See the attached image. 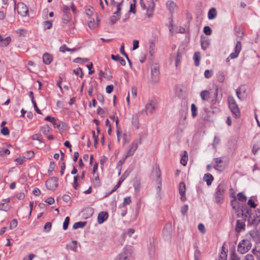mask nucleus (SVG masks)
<instances>
[{"label": "nucleus", "mask_w": 260, "mask_h": 260, "mask_svg": "<svg viewBox=\"0 0 260 260\" xmlns=\"http://www.w3.org/2000/svg\"><path fill=\"white\" fill-rule=\"evenodd\" d=\"M74 73L77 76H79L80 77L82 78L83 76V73L80 68H78L74 69L73 71Z\"/></svg>", "instance_id": "nucleus-46"}, {"label": "nucleus", "mask_w": 260, "mask_h": 260, "mask_svg": "<svg viewBox=\"0 0 260 260\" xmlns=\"http://www.w3.org/2000/svg\"><path fill=\"white\" fill-rule=\"evenodd\" d=\"M166 6L170 13H174L177 9V5L172 1H168L166 3Z\"/></svg>", "instance_id": "nucleus-15"}, {"label": "nucleus", "mask_w": 260, "mask_h": 260, "mask_svg": "<svg viewBox=\"0 0 260 260\" xmlns=\"http://www.w3.org/2000/svg\"><path fill=\"white\" fill-rule=\"evenodd\" d=\"M204 32L207 35H210L212 33L211 28L208 26H206L204 27Z\"/></svg>", "instance_id": "nucleus-50"}, {"label": "nucleus", "mask_w": 260, "mask_h": 260, "mask_svg": "<svg viewBox=\"0 0 260 260\" xmlns=\"http://www.w3.org/2000/svg\"><path fill=\"white\" fill-rule=\"evenodd\" d=\"M148 1L147 2L146 4H145V2L143 0H140V5L141 6V7L144 10H147L148 7Z\"/></svg>", "instance_id": "nucleus-56"}, {"label": "nucleus", "mask_w": 260, "mask_h": 260, "mask_svg": "<svg viewBox=\"0 0 260 260\" xmlns=\"http://www.w3.org/2000/svg\"><path fill=\"white\" fill-rule=\"evenodd\" d=\"M50 127L48 125H44L41 127V131L44 135H48L50 132Z\"/></svg>", "instance_id": "nucleus-41"}, {"label": "nucleus", "mask_w": 260, "mask_h": 260, "mask_svg": "<svg viewBox=\"0 0 260 260\" xmlns=\"http://www.w3.org/2000/svg\"><path fill=\"white\" fill-rule=\"evenodd\" d=\"M17 225V221L16 219H13L10 224V229L12 230Z\"/></svg>", "instance_id": "nucleus-55"}, {"label": "nucleus", "mask_w": 260, "mask_h": 260, "mask_svg": "<svg viewBox=\"0 0 260 260\" xmlns=\"http://www.w3.org/2000/svg\"><path fill=\"white\" fill-rule=\"evenodd\" d=\"M52 60L51 55L47 53L44 54L43 56V61L46 64H50Z\"/></svg>", "instance_id": "nucleus-20"}, {"label": "nucleus", "mask_w": 260, "mask_h": 260, "mask_svg": "<svg viewBox=\"0 0 260 260\" xmlns=\"http://www.w3.org/2000/svg\"><path fill=\"white\" fill-rule=\"evenodd\" d=\"M70 222V218L66 217L63 223V229L66 230L68 229Z\"/></svg>", "instance_id": "nucleus-44"}, {"label": "nucleus", "mask_w": 260, "mask_h": 260, "mask_svg": "<svg viewBox=\"0 0 260 260\" xmlns=\"http://www.w3.org/2000/svg\"><path fill=\"white\" fill-rule=\"evenodd\" d=\"M251 247L250 241L247 239H243L238 245V251L241 254H244L249 250Z\"/></svg>", "instance_id": "nucleus-4"}, {"label": "nucleus", "mask_w": 260, "mask_h": 260, "mask_svg": "<svg viewBox=\"0 0 260 260\" xmlns=\"http://www.w3.org/2000/svg\"><path fill=\"white\" fill-rule=\"evenodd\" d=\"M124 179L125 178H123V175H122L119 179L117 184L114 187L113 189L111 190L110 193H111L112 192L115 191L120 186L121 183L124 180Z\"/></svg>", "instance_id": "nucleus-36"}, {"label": "nucleus", "mask_w": 260, "mask_h": 260, "mask_svg": "<svg viewBox=\"0 0 260 260\" xmlns=\"http://www.w3.org/2000/svg\"><path fill=\"white\" fill-rule=\"evenodd\" d=\"M151 80L154 83H156L158 81V76L159 74V66L157 64H153L151 68Z\"/></svg>", "instance_id": "nucleus-9"}, {"label": "nucleus", "mask_w": 260, "mask_h": 260, "mask_svg": "<svg viewBox=\"0 0 260 260\" xmlns=\"http://www.w3.org/2000/svg\"><path fill=\"white\" fill-rule=\"evenodd\" d=\"M252 251L254 254L257 257L258 259L260 260V242Z\"/></svg>", "instance_id": "nucleus-30"}, {"label": "nucleus", "mask_w": 260, "mask_h": 260, "mask_svg": "<svg viewBox=\"0 0 260 260\" xmlns=\"http://www.w3.org/2000/svg\"><path fill=\"white\" fill-rule=\"evenodd\" d=\"M185 154L183 155L181 158L180 162L183 166H185L187 164L188 160V156L186 154V152H184Z\"/></svg>", "instance_id": "nucleus-38"}, {"label": "nucleus", "mask_w": 260, "mask_h": 260, "mask_svg": "<svg viewBox=\"0 0 260 260\" xmlns=\"http://www.w3.org/2000/svg\"><path fill=\"white\" fill-rule=\"evenodd\" d=\"M220 142V138L217 136H215L213 140V147L215 149L216 145H218Z\"/></svg>", "instance_id": "nucleus-43"}, {"label": "nucleus", "mask_w": 260, "mask_h": 260, "mask_svg": "<svg viewBox=\"0 0 260 260\" xmlns=\"http://www.w3.org/2000/svg\"><path fill=\"white\" fill-rule=\"evenodd\" d=\"M88 61V59L87 58H81V57H77L74 59L73 61L74 62L76 63H79V62H87Z\"/></svg>", "instance_id": "nucleus-45"}, {"label": "nucleus", "mask_w": 260, "mask_h": 260, "mask_svg": "<svg viewBox=\"0 0 260 260\" xmlns=\"http://www.w3.org/2000/svg\"><path fill=\"white\" fill-rule=\"evenodd\" d=\"M93 12V8L91 7H88L85 9V13L87 16H91L92 15Z\"/></svg>", "instance_id": "nucleus-47"}, {"label": "nucleus", "mask_w": 260, "mask_h": 260, "mask_svg": "<svg viewBox=\"0 0 260 260\" xmlns=\"http://www.w3.org/2000/svg\"><path fill=\"white\" fill-rule=\"evenodd\" d=\"M71 19V16L68 13H64L62 17V21L64 24H68Z\"/></svg>", "instance_id": "nucleus-24"}, {"label": "nucleus", "mask_w": 260, "mask_h": 260, "mask_svg": "<svg viewBox=\"0 0 260 260\" xmlns=\"http://www.w3.org/2000/svg\"><path fill=\"white\" fill-rule=\"evenodd\" d=\"M91 181L95 187H99L101 185V181L98 174H93Z\"/></svg>", "instance_id": "nucleus-19"}, {"label": "nucleus", "mask_w": 260, "mask_h": 260, "mask_svg": "<svg viewBox=\"0 0 260 260\" xmlns=\"http://www.w3.org/2000/svg\"><path fill=\"white\" fill-rule=\"evenodd\" d=\"M26 159V157L24 156L23 157L17 158L15 159V160L18 164H19V165H21L24 163Z\"/></svg>", "instance_id": "nucleus-62"}, {"label": "nucleus", "mask_w": 260, "mask_h": 260, "mask_svg": "<svg viewBox=\"0 0 260 260\" xmlns=\"http://www.w3.org/2000/svg\"><path fill=\"white\" fill-rule=\"evenodd\" d=\"M242 217L244 221L247 218L248 225L256 226L260 222V210L257 209L254 213H251L250 209H247L242 211Z\"/></svg>", "instance_id": "nucleus-1"}, {"label": "nucleus", "mask_w": 260, "mask_h": 260, "mask_svg": "<svg viewBox=\"0 0 260 260\" xmlns=\"http://www.w3.org/2000/svg\"><path fill=\"white\" fill-rule=\"evenodd\" d=\"M9 209V206L8 204L5 203H0V210L7 211Z\"/></svg>", "instance_id": "nucleus-39"}, {"label": "nucleus", "mask_w": 260, "mask_h": 260, "mask_svg": "<svg viewBox=\"0 0 260 260\" xmlns=\"http://www.w3.org/2000/svg\"><path fill=\"white\" fill-rule=\"evenodd\" d=\"M120 52L121 53V54L122 55H123L124 56H125L126 57V58L127 59V60L129 62V63L131 64V61H130V60H129L127 55L124 52V43H122L121 44V47L120 48Z\"/></svg>", "instance_id": "nucleus-32"}, {"label": "nucleus", "mask_w": 260, "mask_h": 260, "mask_svg": "<svg viewBox=\"0 0 260 260\" xmlns=\"http://www.w3.org/2000/svg\"><path fill=\"white\" fill-rule=\"evenodd\" d=\"M213 74V72L212 71H210L209 70H206L204 72V76L206 78H210Z\"/></svg>", "instance_id": "nucleus-57"}, {"label": "nucleus", "mask_w": 260, "mask_h": 260, "mask_svg": "<svg viewBox=\"0 0 260 260\" xmlns=\"http://www.w3.org/2000/svg\"><path fill=\"white\" fill-rule=\"evenodd\" d=\"M224 190V185L222 184H219L217 187V190L214 195L215 202L216 203H219L223 200Z\"/></svg>", "instance_id": "nucleus-6"}, {"label": "nucleus", "mask_w": 260, "mask_h": 260, "mask_svg": "<svg viewBox=\"0 0 260 260\" xmlns=\"http://www.w3.org/2000/svg\"><path fill=\"white\" fill-rule=\"evenodd\" d=\"M197 108L195 104H192L191 105V115L193 117H195L197 116Z\"/></svg>", "instance_id": "nucleus-40"}, {"label": "nucleus", "mask_w": 260, "mask_h": 260, "mask_svg": "<svg viewBox=\"0 0 260 260\" xmlns=\"http://www.w3.org/2000/svg\"><path fill=\"white\" fill-rule=\"evenodd\" d=\"M188 206L187 205H183L181 208V212L183 215H185L186 214L188 211Z\"/></svg>", "instance_id": "nucleus-54"}, {"label": "nucleus", "mask_w": 260, "mask_h": 260, "mask_svg": "<svg viewBox=\"0 0 260 260\" xmlns=\"http://www.w3.org/2000/svg\"><path fill=\"white\" fill-rule=\"evenodd\" d=\"M54 127L55 128H57L58 129L60 128V125L61 124H62L61 122L59 121H57L56 119H55L54 121L52 123Z\"/></svg>", "instance_id": "nucleus-59"}, {"label": "nucleus", "mask_w": 260, "mask_h": 260, "mask_svg": "<svg viewBox=\"0 0 260 260\" xmlns=\"http://www.w3.org/2000/svg\"><path fill=\"white\" fill-rule=\"evenodd\" d=\"M243 220H244V219L237 220L235 227V231L237 233H240L245 230V224Z\"/></svg>", "instance_id": "nucleus-14"}, {"label": "nucleus", "mask_w": 260, "mask_h": 260, "mask_svg": "<svg viewBox=\"0 0 260 260\" xmlns=\"http://www.w3.org/2000/svg\"><path fill=\"white\" fill-rule=\"evenodd\" d=\"M69 50H70V48H68L65 44L62 45L59 48V51L62 53L66 52V51H69Z\"/></svg>", "instance_id": "nucleus-58"}, {"label": "nucleus", "mask_w": 260, "mask_h": 260, "mask_svg": "<svg viewBox=\"0 0 260 260\" xmlns=\"http://www.w3.org/2000/svg\"><path fill=\"white\" fill-rule=\"evenodd\" d=\"M11 41V39L10 37H7L5 39H3V41L1 42V46L6 47L7 46Z\"/></svg>", "instance_id": "nucleus-34"}, {"label": "nucleus", "mask_w": 260, "mask_h": 260, "mask_svg": "<svg viewBox=\"0 0 260 260\" xmlns=\"http://www.w3.org/2000/svg\"><path fill=\"white\" fill-rule=\"evenodd\" d=\"M193 59L194 61L195 66L197 67L199 66L201 59L200 53L199 52H196L194 53Z\"/></svg>", "instance_id": "nucleus-23"}, {"label": "nucleus", "mask_w": 260, "mask_h": 260, "mask_svg": "<svg viewBox=\"0 0 260 260\" xmlns=\"http://www.w3.org/2000/svg\"><path fill=\"white\" fill-rule=\"evenodd\" d=\"M151 176L157 185V191L159 192L161 186V172L158 165H155L153 167Z\"/></svg>", "instance_id": "nucleus-2"}, {"label": "nucleus", "mask_w": 260, "mask_h": 260, "mask_svg": "<svg viewBox=\"0 0 260 260\" xmlns=\"http://www.w3.org/2000/svg\"><path fill=\"white\" fill-rule=\"evenodd\" d=\"M200 96L203 101H207L210 98V92L208 90H203L200 93Z\"/></svg>", "instance_id": "nucleus-22"}, {"label": "nucleus", "mask_w": 260, "mask_h": 260, "mask_svg": "<svg viewBox=\"0 0 260 260\" xmlns=\"http://www.w3.org/2000/svg\"><path fill=\"white\" fill-rule=\"evenodd\" d=\"M186 186L183 182H181L179 184V192L180 195V200L182 202H184L186 198L185 196Z\"/></svg>", "instance_id": "nucleus-13"}, {"label": "nucleus", "mask_w": 260, "mask_h": 260, "mask_svg": "<svg viewBox=\"0 0 260 260\" xmlns=\"http://www.w3.org/2000/svg\"><path fill=\"white\" fill-rule=\"evenodd\" d=\"M241 50V43L240 41H238L235 47V52L231 53L229 55V57H230L231 59L237 58Z\"/></svg>", "instance_id": "nucleus-12"}, {"label": "nucleus", "mask_w": 260, "mask_h": 260, "mask_svg": "<svg viewBox=\"0 0 260 260\" xmlns=\"http://www.w3.org/2000/svg\"><path fill=\"white\" fill-rule=\"evenodd\" d=\"M77 241L76 240H73L71 243L67 244L66 248L69 249H71L74 252H76L77 251Z\"/></svg>", "instance_id": "nucleus-18"}, {"label": "nucleus", "mask_w": 260, "mask_h": 260, "mask_svg": "<svg viewBox=\"0 0 260 260\" xmlns=\"http://www.w3.org/2000/svg\"><path fill=\"white\" fill-rule=\"evenodd\" d=\"M114 86L113 85H108L106 88V91L108 93H111L113 90Z\"/></svg>", "instance_id": "nucleus-64"}, {"label": "nucleus", "mask_w": 260, "mask_h": 260, "mask_svg": "<svg viewBox=\"0 0 260 260\" xmlns=\"http://www.w3.org/2000/svg\"><path fill=\"white\" fill-rule=\"evenodd\" d=\"M260 149V143L255 144L253 146L252 152L253 154H255L257 151Z\"/></svg>", "instance_id": "nucleus-61"}, {"label": "nucleus", "mask_w": 260, "mask_h": 260, "mask_svg": "<svg viewBox=\"0 0 260 260\" xmlns=\"http://www.w3.org/2000/svg\"><path fill=\"white\" fill-rule=\"evenodd\" d=\"M198 230L203 234H205L206 232L204 225L202 223L199 224Z\"/></svg>", "instance_id": "nucleus-51"}, {"label": "nucleus", "mask_w": 260, "mask_h": 260, "mask_svg": "<svg viewBox=\"0 0 260 260\" xmlns=\"http://www.w3.org/2000/svg\"><path fill=\"white\" fill-rule=\"evenodd\" d=\"M123 3V1H122L120 3H117L116 5L117 10L115 12H114V14H120V11H121V6Z\"/></svg>", "instance_id": "nucleus-52"}, {"label": "nucleus", "mask_w": 260, "mask_h": 260, "mask_svg": "<svg viewBox=\"0 0 260 260\" xmlns=\"http://www.w3.org/2000/svg\"><path fill=\"white\" fill-rule=\"evenodd\" d=\"M228 102L229 108L230 109L233 115L235 117V118H239L241 115L240 111L234 97L232 96H229L228 98Z\"/></svg>", "instance_id": "nucleus-3"}, {"label": "nucleus", "mask_w": 260, "mask_h": 260, "mask_svg": "<svg viewBox=\"0 0 260 260\" xmlns=\"http://www.w3.org/2000/svg\"><path fill=\"white\" fill-rule=\"evenodd\" d=\"M236 93L237 98L241 101L244 100L247 96L246 89L244 86L238 88Z\"/></svg>", "instance_id": "nucleus-11"}, {"label": "nucleus", "mask_w": 260, "mask_h": 260, "mask_svg": "<svg viewBox=\"0 0 260 260\" xmlns=\"http://www.w3.org/2000/svg\"><path fill=\"white\" fill-rule=\"evenodd\" d=\"M116 260H130V258L127 253L123 252L119 254L117 256Z\"/></svg>", "instance_id": "nucleus-29"}, {"label": "nucleus", "mask_w": 260, "mask_h": 260, "mask_svg": "<svg viewBox=\"0 0 260 260\" xmlns=\"http://www.w3.org/2000/svg\"><path fill=\"white\" fill-rule=\"evenodd\" d=\"M46 186L48 189L55 190L58 187V178L56 177H52L46 182Z\"/></svg>", "instance_id": "nucleus-7"}, {"label": "nucleus", "mask_w": 260, "mask_h": 260, "mask_svg": "<svg viewBox=\"0 0 260 260\" xmlns=\"http://www.w3.org/2000/svg\"><path fill=\"white\" fill-rule=\"evenodd\" d=\"M31 139L33 140H37L40 142H43V138L42 136L40 134H36L31 136Z\"/></svg>", "instance_id": "nucleus-37"}, {"label": "nucleus", "mask_w": 260, "mask_h": 260, "mask_svg": "<svg viewBox=\"0 0 260 260\" xmlns=\"http://www.w3.org/2000/svg\"><path fill=\"white\" fill-rule=\"evenodd\" d=\"M250 235L253 238H256L258 237V233L256 230H254L250 232Z\"/></svg>", "instance_id": "nucleus-53"}, {"label": "nucleus", "mask_w": 260, "mask_h": 260, "mask_svg": "<svg viewBox=\"0 0 260 260\" xmlns=\"http://www.w3.org/2000/svg\"><path fill=\"white\" fill-rule=\"evenodd\" d=\"M55 164L53 161H51L49 165V169H48V172L49 173H52L55 168Z\"/></svg>", "instance_id": "nucleus-63"}, {"label": "nucleus", "mask_w": 260, "mask_h": 260, "mask_svg": "<svg viewBox=\"0 0 260 260\" xmlns=\"http://www.w3.org/2000/svg\"><path fill=\"white\" fill-rule=\"evenodd\" d=\"M156 108V104L154 102H150L147 103L145 106V109L144 112L147 114V112H149L150 114H152Z\"/></svg>", "instance_id": "nucleus-16"}, {"label": "nucleus", "mask_w": 260, "mask_h": 260, "mask_svg": "<svg viewBox=\"0 0 260 260\" xmlns=\"http://www.w3.org/2000/svg\"><path fill=\"white\" fill-rule=\"evenodd\" d=\"M214 165L213 167L214 168L219 171L221 172L223 171L224 168H225V164L223 162L222 158V157H216L214 158Z\"/></svg>", "instance_id": "nucleus-10"}, {"label": "nucleus", "mask_w": 260, "mask_h": 260, "mask_svg": "<svg viewBox=\"0 0 260 260\" xmlns=\"http://www.w3.org/2000/svg\"><path fill=\"white\" fill-rule=\"evenodd\" d=\"M204 180L206 181L207 185H210L213 180V177L210 174H206L204 175Z\"/></svg>", "instance_id": "nucleus-25"}, {"label": "nucleus", "mask_w": 260, "mask_h": 260, "mask_svg": "<svg viewBox=\"0 0 260 260\" xmlns=\"http://www.w3.org/2000/svg\"><path fill=\"white\" fill-rule=\"evenodd\" d=\"M86 224V221H79L75 223L73 226L74 229H78L79 228H83Z\"/></svg>", "instance_id": "nucleus-28"}, {"label": "nucleus", "mask_w": 260, "mask_h": 260, "mask_svg": "<svg viewBox=\"0 0 260 260\" xmlns=\"http://www.w3.org/2000/svg\"><path fill=\"white\" fill-rule=\"evenodd\" d=\"M217 16V11L215 8H211L208 13V18L210 20L214 19Z\"/></svg>", "instance_id": "nucleus-21"}, {"label": "nucleus", "mask_w": 260, "mask_h": 260, "mask_svg": "<svg viewBox=\"0 0 260 260\" xmlns=\"http://www.w3.org/2000/svg\"><path fill=\"white\" fill-rule=\"evenodd\" d=\"M120 14H114V15L112 16L110 18V22L112 24H114L116 22H117L120 19Z\"/></svg>", "instance_id": "nucleus-35"}, {"label": "nucleus", "mask_w": 260, "mask_h": 260, "mask_svg": "<svg viewBox=\"0 0 260 260\" xmlns=\"http://www.w3.org/2000/svg\"><path fill=\"white\" fill-rule=\"evenodd\" d=\"M217 80L219 82H223L225 79V75L223 72L219 71L216 74Z\"/></svg>", "instance_id": "nucleus-27"}, {"label": "nucleus", "mask_w": 260, "mask_h": 260, "mask_svg": "<svg viewBox=\"0 0 260 260\" xmlns=\"http://www.w3.org/2000/svg\"><path fill=\"white\" fill-rule=\"evenodd\" d=\"M15 9L17 10L18 13L22 16H26L28 12L26 5L22 2L18 3L17 5H15Z\"/></svg>", "instance_id": "nucleus-8"}, {"label": "nucleus", "mask_w": 260, "mask_h": 260, "mask_svg": "<svg viewBox=\"0 0 260 260\" xmlns=\"http://www.w3.org/2000/svg\"><path fill=\"white\" fill-rule=\"evenodd\" d=\"M1 133L4 136H7L9 134V130L7 127H3L1 129Z\"/></svg>", "instance_id": "nucleus-49"}, {"label": "nucleus", "mask_w": 260, "mask_h": 260, "mask_svg": "<svg viewBox=\"0 0 260 260\" xmlns=\"http://www.w3.org/2000/svg\"><path fill=\"white\" fill-rule=\"evenodd\" d=\"M132 123L133 125L136 128L138 129L139 127V121L137 116H134L132 118Z\"/></svg>", "instance_id": "nucleus-31"}, {"label": "nucleus", "mask_w": 260, "mask_h": 260, "mask_svg": "<svg viewBox=\"0 0 260 260\" xmlns=\"http://www.w3.org/2000/svg\"><path fill=\"white\" fill-rule=\"evenodd\" d=\"M201 257V252L199 249H196L194 252V260H200Z\"/></svg>", "instance_id": "nucleus-48"}, {"label": "nucleus", "mask_w": 260, "mask_h": 260, "mask_svg": "<svg viewBox=\"0 0 260 260\" xmlns=\"http://www.w3.org/2000/svg\"><path fill=\"white\" fill-rule=\"evenodd\" d=\"M238 199L242 202H245L246 200V197L245 195L242 193L240 192L237 194Z\"/></svg>", "instance_id": "nucleus-42"}, {"label": "nucleus", "mask_w": 260, "mask_h": 260, "mask_svg": "<svg viewBox=\"0 0 260 260\" xmlns=\"http://www.w3.org/2000/svg\"><path fill=\"white\" fill-rule=\"evenodd\" d=\"M51 228V223L49 222H46L44 226V229L46 232H49Z\"/></svg>", "instance_id": "nucleus-60"}, {"label": "nucleus", "mask_w": 260, "mask_h": 260, "mask_svg": "<svg viewBox=\"0 0 260 260\" xmlns=\"http://www.w3.org/2000/svg\"><path fill=\"white\" fill-rule=\"evenodd\" d=\"M142 143V138H140L138 140L133 142L128 147L126 152V157L131 156L134 155L137 150L138 145Z\"/></svg>", "instance_id": "nucleus-5"}, {"label": "nucleus", "mask_w": 260, "mask_h": 260, "mask_svg": "<svg viewBox=\"0 0 260 260\" xmlns=\"http://www.w3.org/2000/svg\"><path fill=\"white\" fill-rule=\"evenodd\" d=\"M108 217V214L106 212H102L98 216V221L99 224H102L106 221Z\"/></svg>", "instance_id": "nucleus-17"}, {"label": "nucleus", "mask_w": 260, "mask_h": 260, "mask_svg": "<svg viewBox=\"0 0 260 260\" xmlns=\"http://www.w3.org/2000/svg\"><path fill=\"white\" fill-rule=\"evenodd\" d=\"M162 235L165 239L170 238L171 237V231L164 229L162 231Z\"/></svg>", "instance_id": "nucleus-33"}, {"label": "nucleus", "mask_w": 260, "mask_h": 260, "mask_svg": "<svg viewBox=\"0 0 260 260\" xmlns=\"http://www.w3.org/2000/svg\"><path fill=\"white\" fill-rule=\"evenodd\" d=\"M97 18V22H95V21H94V19L93 18V19H91L89 22H88V26L91 29H93L96 26H97L99 24V20L98 19V18L96 17Z\"/></svg>", "instance_id": "nucleus-26"}]
</instances>
